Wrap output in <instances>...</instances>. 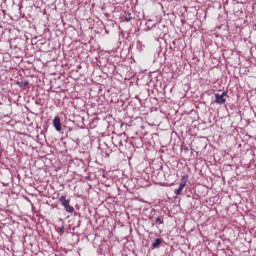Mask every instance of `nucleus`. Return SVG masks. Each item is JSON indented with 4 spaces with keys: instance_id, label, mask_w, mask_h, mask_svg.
I'll return each mask as SVG.
<instances>
[{
    "instance_id": "nucleus-1",
    "label": "nucleus",
    "mask_w": 256,
    "mask_h": 256,
    "mask_svg": "<svg viewBox=\"0 0 256 256\" xmlns=\"http://www.w3.org/2000/svg\"><path fill=\"white\" fill-rule=\"evenodd\" d=\"M112 142L115 147H123L125 143H127V138L125 137V134H120L112 137Z\"/></svg>"
},
{
    "instance_id": "nucleus-2",
    "label": "nucleus",
    "mask_w": 256,
    "mask_h": 256,
    "mask_svg": "<svg viewBox=\"0 0 256 256\" xmlns=\"http://www.w3.org/2000/svg\"><path fill=\"white\" fill-rule=\"evenodd\" d=\"M59 201L61 202V205L64 207V210L66 211V213H73V211H75V208L71 206L69 200H67V197L61 196L59 198Z\"/></svg>"
},
{
    "instance_id": "nucleus-3",
    "label": "nucleus",
    "mask_w": 256,
    "mask_h": 256,
    "mask_svg": "<svg viewBox=\"0 0 256 256\" xmlns=\"http://www.w3.org/2000/svg\"><path fill=\"white\" fill-rule=\"evenodd\" d=\"M187 181H189V175L182 176L179 187L178 189L175 190L176 195H181V191L185 189V186L187 185Z\"/></svg>"
},
{
    "instance_id": "nucleus-4",
    "label": "nucleus",
    "mask_w": 256,
    "mask_h": 256,
    "mask_svg": "<svg viewBox=\"0 0 256 256\" xmlns=\"http://www.w3.org/2000/svg\"><path fill=\"white\" fill-rule=\"evenodd\" d=\"M53 127L56 131H61L62 126H61V118L59 116L54 117L53 119Z\"/></svg>"
},
{
    "instance_id": "nucleus-5",
    "label": "nucleus",
    "mask_w": 256,
    "mask_h": 256,
    "mask_svg": "<svg viewBox=\"0 0 256 256\" xmlns=\"http://www.w3.org/2000/svg\"><path fill=\"white\" fill-rule=\"evenodd\" d=\"M216 105H225L226 100L219 93H214Z\"/></svg>"
},
{
    "instance_id": "nucleus-6",
    "label": "nucleus",
    "mask_w": 256,
    "mask_h": 256,
    "mask_svg": "<svg viewBox=\"0 0 256 256\" xmlns=\"http://www.w3.org/2000/svg\"><path fill=\"white\" fill-rule=\"evenodd\" d=\"M163 243V239L157 238L155 241L152 243V249H157Z\"/></svg>"
},
{
    "instance_id": "nucleus-7",
    "label": "nucleus",
    "mask_w": 256,
    "mask_h": 256,
    "mask_svg": "<svg viewBox=\"0 0 256 256\" xmlns=\"http://www.w3.org/2000/svg\"><path fill=\"white\" fill-rule=\"evenodd\" d=\"M123 19H124V21H126L127 23H129V21H132L133 16L131 15V12H125Z\"/></svg>"
},
{
    "instance_id": "nucleus-8",
    "label": "nucleus",
    "mask_w": 256,
    "mask_h": 256,
    "mask_svg": "<svg viewBox=\"0 0 256 256\" xmlns=\"http://www.w3.org/2000/svg\"><path fill=\"white\" fill-rule=\"evenodd\" d=\"M16 85H18V87H21V88H23V87H27V85H29V81H17L16 82Z\"/></svg>"
},
{
    "instance_id": "nucleus-9",
    "label": "nucleus",
    "mask_w": 256,
    "mask_h": 256,
    "mask_svg": "<svg viewBox=\"0 0 256 256\" xmlns=\"http://www.w3.org/2000/svg\"><path fill=\"white\" fill-rule=\"evenodd\" d=\"M155 223L157 225H163L165 223L164 219H163V216H158L156 219H155Z\"/></svg>"
},
{
    "instance_id": "nucleus-10",
    "label": "nucleus",
    "mask_w": 256,
    "mask_h": 256,
    "mask_svg": "<svg viewBox=\"0 0 256 256\" xmlns=\"http://www.w3.org/2000/svg\"><path fill=\"white\" fill-rule=\"evenodd\" d=\"M151 23H152V21H151V20H148V22L146 23L147 29H153V27H155L156 24H152V25H151Z\"/></svg>"
},
{
    "instance_id": "nucleus-11",
    "label": "nucleus",
    "mask_w": 256,
    "mask_h": 256,
    "mask_svg": "<svg viewBox=\"0 0 256 256\" xmlns=\"http://www.w3.org/2000/svg\"><path fill=\"white\" fill-rule=\"evenodd\" d=\"M220 96L225 99V97H227V91H223L222 94H220Z\"/></svg>"
},
{
    "instance_id": "nucleus-12",
    "label": "nucleus",
    "mask_w": 256,
    "mask_h": 256,
    "mask_svg": "<svg viewBox=\"0 0 256 256\" xmlns=\"http://www.w3.org/2000/svg\"><path fill=\"white\" fill-rule=\"evenodd\" d=\"M60 231H61V233H64V231H65V227H64V226H62V227L60 228Z\"/></svg>"
},
{
    "instance_id": "nucleus-13",
    "label": "nucleus",
    "mask_w": 256,
    "mask_h": 256,
    "mask_svg": "<svg viewBox=\"0 0 256 256\" xmlns=\"http://www.w3.org/2000/svg\"><path fill=\"white\" fill-rule=\"evenodd\" d=\"M184 151H189V147L184 146Z\"/></svg>"
},
{
    "instance_id": "nucleus-14",
    "label": "nucleus",
    "mask_w": 256,
    "mask_h": 256,
    "mask_svg": "<svg viewBox=\"0 0 256 256\" xmlns=\"http://www.w3.org/2000/svg\"><path fill=\"white\" fill-rule=\"evenodd\" d=\"M155 225V223H152V227Z\"/></svg>"
}]
</instances>
